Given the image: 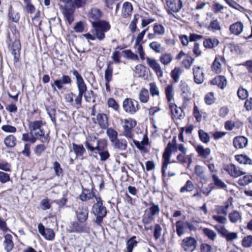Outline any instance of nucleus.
<instances>
[{
  "label": "nucleus",
  "instance_id": "obj_1",
  "mask_svg": "<svg viewBox=\"0 0 252 252\" xmlns=\"http://www.w3.org/2000/svg\"><path fill=\"white\" fill-rule=\"evenodd\" d=\"M96 203L93 206L92 211L96 217L95 222L97 225L100 226L103 218L107 215L106 208L103 205L102 200L100 197H95Z\"/></svg>",
  "mask_w": 252,
  "mask_h": 252
},
{
  "label": "nucleus",
  "instance_id": "obj_2",
  "mask_svg": "<svg viewBox=\"0 0 252 252\" xmlns=\"http://www.w3.org/2000/svg\"><path fill=\"white\" fill-rule=\"evenodd\" d=\"M44 124L42 121L37 120L31 122L29 125L30 134L32 135H35L42 137L41 142L42 143H48L49 142L48 135H45V131L43 127Z\"/></svg>",
  "mask_w": 252,
  "mask_h": 252
},
{
  "label": "nucleus",
  "instance_id": "obj_3",
  "mask_svg": "<svg viewBox=\"0 0 252 252\" xmlns=\"http://www.w3.org/2000/svg\"><path fill=\"white\" fill-rule=\"evenodd\" d=\"M92 27L93 29L91 30V32L95 35L97 39L102 41L105 39V33L110 30L111 26L109 22L102 20L99 23L92 25Z\"/></svg>",
  "mask_w": 252,
  "mask_h": 252
},
{
  "label": "nucleus",
  "instance_id": "obj_4",
  "mask_svg": "<svg viewBox=\"0 0 252 252\" xmlns=\"http://www.w3.org/2000/svg\"><path fill=\"white\" fill-rule=\"evenodd\" d=\"M149 207L144 211L142 221L145 224H148L155 220V216L159 213L158 205L151 202L149 204Z\"/></svg>",
  "mask_w": 252,
  "mask_h": 252
},
{
  "label": "nucleus",
  "instance_id": "obj_5",
  "mask_svg": "<svg viewBox=\"0 0 252 252\" xmlns=\"http://www.w3.org/2000/svg\"><path fill=\"white\" fill-rule=\"evenodd\" d=\"M123 108L125 112L133 115L139 110V103L134 99L126 98L123 101Z\"/></svg>",
  "mask_w": 252,
  "mask_h": 252
},
{
  "label": "nucleus",
  "instance_id": "obj_6",
  "mask_svg": "<svg viewBox=\"0 0 252 252\" xmlns=\"http://www.w3.org/2000/svg\"><path fill=\"white\" fill-rule=\"evenodd\" d=\"M214 227L218 231L221 237L225 239L227 242H231L238 237L237 233L229 232L224 226L216 225Z\"/></svg>",
  "mask_w": 252,
  "mask_h": 252
},
{
  "label": "nucleus",
  "instance_id": "obj_7",
  "mask_svg": "<svg viewBox=\"0 0 252 252\" xmlns=\"http://www.w3.org/2000/svg\"><path fill=\"white\" fill-rule=\"evenodd\" d=\"M136 125V122L135 120L131 118L125 119L124 120V125H123V135L127 138L133 139V134L132 133V129Z\"/></svg>",
  "mask_w": 252,
  "mask_h": 252
},
{
  "label": "nucleus",
  "instance_id": "obj_8",
  "mask_svg": "<svg viewBox=\"0 0 252 252\" xmlns=\"http://www.w3.org/2000/svg\"><path fill=\"white\" fill-rule=\"evenodd\" d=\"M197 242L192 237L185 238L181 243V247L186 252H193L196 248Z\"/></svg>",
  "mask_w": 252,
  "mask_h": 252
},
{
  "label": "nucleus",
  "instance_id": "obj_9",
  "mask_svg": "<svg viewBox=\"0 0 252 252\" xmlns=\"http://www.w3.org/2000/svg\"><path fill=\"white\" fill-rule=\"evenodd\" d=\"M68 231L71 233H89L90 227L86 224H81L77 221H74L69 223Z\"/></svg>",
  "mask_w": 252,
  "mask_h": 252
},
{
  "label": "nucleus",
  "instance_id": "obj_10",
  "mask_svg": "<svg viewBox=\"0 0 252 252\" xmlns=\"http://www.w3.org/2000/svg\"><path fill=\"white\" fill-rule=\"evenodd\" d=\"M72 80L70 76L67 75H63L59 79L56 80L53 84H51V87L54 91H57V88L61 90L64 85H70Z\"/></svg>",
  "mask_w": 252,
  "mask_h": 252
},
{
  "label": "nucleus",
  "instance_id": "obj_11",
  "mask_svg": "<svg viewBox=\"0 0 252 252\" xmlns=\"http://www.w3.org/2000/svg\"><path fill=\"white\" fill-rule=\"evenodd\" d=\"M102 15V12L100 9L97 8H92L91 9L89 12L88 17L92 26L102 21L100 19Z\"/></svg>",
  "mask_w": 252,
  "mask_h": 252
},
{
  "label": "nucleus",
  "instance_id": "obj_12",
  "mask_svg": "<svg viewBox=\"0 0 252 252\" xmlns=\"http://www.w3.org/2000/svg\"><path fill=\"white\" fill-rule=\"evenodd\" d=\"M21 49V46L20 41L15 40L10 47L11 53L13 56L14 64L20 61Z\"/></svg>",
  "mask_w": 252,
  "mask_h": 252
},
{
  "label": "nucleus",
  "instance_id": "obj_13",
  "mask_svg": "<svg viewBox=\"0 0 252 252\" xmlns=\"http://www.w3.org/2000/svg\"><path fill=\"white\" fill-rule=\"evenodd\" d=\"M39 233L46 240L53 241L55 239V234L51 228H45L42 223H39L37 226Z\"/></svg>",
  "mask_w": 252,
  "mask_h": 252
},
{
  "label": "nucleus",
  "instance_id": "obj_14",
  "mask_svg": "<svg viewBox=\"0 0 252 252\" xmlns=\"http://www.w3.org/2000/svg\"><path fill=\"white\" fill-rule=\"evenodd\" d=\"M224 170L231 177L233 178H237L245 174V172L241 170L239 167L236 166L232 163H230L225 166Z\"/></svg>",
  "mask_w": 252,
  "mask_h": 252
},
{
  "label": "nucleus",
  "instance_id": "obj_15",
  "mask_svg": "<svg viewBox=\"0 0 252 252\" xmlns=\"http://www.w3.org/2000/svg\"><path fill=\"white\" fill-rule=\"evenodd\" d=\"M148 65L153 69L158 78L163 76V72L160 64L154 59H151L147 57L146 58Z\"/></svg>",
  "mask_w": 252,
  "mask_h": 252
},
{
  "label": "nucleus",
  "instance_id": "obj_16",
  "mask_svg": "<svg viewBox=\"0 0 252 252\" xmlns=\"http://www.w3.org/2000/svg\"><path fill=\"white\" fill-rule=\"evenodd\" d=\"M84 144L88 150L91 152H94L95 150L100 152L101 151L104 150L107 146L105 142L101 140H97L96 145L95 147L93 146L88 140H86Z\"/></svg>",
  "mask_w": 252,
  "mask_h": 252
},
{
  "label": "nucleus",
  "instance_id": "obj_17",
  "mask_svg": "<svg viewBox=\"0 0 252 252\" xmlns=\"http://www.w3.org/2000/svg\"><path fill=\"white\" fill-rule=\"evenodd\" d=\"M177 148L176 143V137H175L173 139L172 143L169 142L167 144V145L165 148L162 155L163 159H167V160L170 161L171 153L172 152H177Z\"/></svg>",
  "mask_w": 252,
  "mask_h": 252
},
{
  "label": "nucleus",
  "instance_id": "obj_18",
  "mask_svg": "<svg viewBox=\"0 0 252 252\" xmlns=\"http://www.w3.org/2000/svg\"><path fill=\"white\" fill-rule=\"evenodd\" d=\"M194 82L198 84H202L204 80V75L202 68L200 66H194L193 68Z\"/></svg>",
  "mask_w": 252,
  "mask_h": 252
},
{
  "label": "nucleus",
  "instance_id": "obj_19",
  "mask_svg": "<svg viewBox=\"0 0 252 252\" xmlns=\"http://www.w3.org/2000/svg\"><path fill=\"white\" fill-rule=\"evenodd\" d=\"M167 5L172 12H178L182 7L181 0H166Z\"/></svg>",
  "mask_w": 252,
  "mask_h": 252
},
{
  "label": "nucleus",
  "instance_id": "obj_20",
  "mask_svg": "<svg viewBox=\"0 0 252 252\" xmlns=\"http://www.w3.org/2000/svg\"><path fill=\"white\" fill-rule=\"evenodd\" d=\"M77 220L80 223H83L86 221L88 217V210L87 207H79L76 212Z\"/></svg>",
  "mask_w": 252,
  "mask_h": 252
},
{
  "label": "nucleus",
  "instance_id": "obj_21",
  "mask_svg": "<svg viewBox=\"0 0 252 252\" xmlns=\"http://www.w3.org/2000/svg\"><path fill=\"white\" fill-rule=\"evenodd\" d=\"M233 143L236 149H242L248 145V139L243 136H238L234 138Z\"/></svg>",
  "mask_w": 252,
  "mask_h": 252
},
{
  "label": "nucleus",
  "instance_id": "obj_22",
  "mask_svg": "<svg viewBox=\"0 0 252 252\" xmlns=\"http://www.w3.org/2000/svg\"><path fill=\"white\" fill-rule=\"evenodd\" d=\"M74 9L73 5L71 7H68L65 5L63 9V13L66 21L69 24H71L74 20L73 18Z\"/></svg>",
  "mask_w": 252,
  "mask_h": 252
},
{
  "label": "nucleus",
  "instance_id": "obj_23",
  "mask_svg": "<svg viewBox=\"0 0 252 252\" xmlns=\"http://www.w3.org/2000/svg\"><path fill=\"white\" fill-rule=\"evenodd\" d=\"M244 28L243 24L241 22H237L229 26V30L231 33L239 35L243 32Z\"/></svg>",
  "mask_w": 252,
  "mask_h": 252
},
{
  "label": "nucleus",
  "instance_id": "obj_24",
  "mask_svg": "<svg viewBox=\"0 0 252 252\" xmlns=\"http://www.w3.org/2000/svg\"><path fill=\"white\" fill-rule=\"evenodd\" d=\"M225 59L220 56L216 57L212 65V69L216 73H220L221 71V64L220 62H224Z\"/></svg>",
  "mask_w": 252,
  "mask_h": 252
},
{
  "label": "nucleus",
  "instance_id": "obj_25",
  "mask_svg": "<svg viewBox=\"0 0 252 252\" xmlns=\"http://www.w3.org/2000/svg\"><path fill=\"white\" fill-rule=\"evenodd\" d=\"M211 83L213 85H217L221 89H224L227 85V80L224 76H218L212 79Z\"/></svg>",
  "mask_w": 252,
  "mask_h": 252
},
{
  "label": "nucleus",
  "instance_id": "obj_26",
  "mask_svg": "<svg viewBox=\"0 0 252 252\" xmlns=\"http://www.w3.org/2000/svg\"><path fill=\"white\" fill-rule=\"evenodd\" d=\"M98 125L102 129H106L108 126V118L103 113H99L96 116Z\"/></svg>",
  "mask_w": 252,
  "mask_h": 252
},
{
  "label": "nucleus",
  "instance_id": "obj_27",
  "mask_svg": "<svg viewBox=\"0 0 252 252\" xmlns=\"http://www.w3.org/2000/svg\"><path fill=\"white\" fill-rule=\"evenodd\" d=\"M169 107L172 115L176 119H181L183 117V110L180 107H178L175 104L170 103Z\"/></svg>",
  "mask_w": 252,
  "mask_h": 252
},
{
  "label": "nucleus",
  "instance_id": "obj_28",
  "mask_svg": "<svg viewBox=\"0 0 252 252\" xmlns=\"http://www.w3.org/2000/svg\"><path fill=\"white\" fill-rule=\"evenodd\" d=\"M97 197L94 195L93 190L91 191L88 189H83L82 193L79 196V198L83 201H85L92 199L93 197Z\"/></svg>",
  "mask_w": 252,
  "mask_h": 252
},
{
  "label": "nucleus",
  "instance_id": "obj_29",
  "mask_svg": "<svg viewBox=\"0 0 252 252\" xmlns=\"http://www.w3.org/2000/svg\"><path fill=\"white\" fill-rule=\"evenodd\" d=\"M3 245L7 252H9L12 250L14 244L12 241V236L11 234H7L5 235Z\"/></svg>",
  "mask_w": 252,
  "mask_h": 252
},
{
  "label": "nucleus",
  "instance_id": "obj_30",
  "mask_svg": "<svg viewBox=\"0 0 252 252\" xmlns=\"http://www.w3.org/2000/svg\"><path fill=\"white\" fill-rule=\"evenodd\" d=\"M72 148L76 157H82L86 150L82 144L72 143Z\"/></svg>",
  "mask_w": 252,
  "mask_h": 252
},
{
  "label": "nucleus",
  "instance_id": "obj_31",
  "mask_svg": "<svg viewBox=\"0 0 252 252\" xmlns=\"http://www.w3.org/2000/svg\"><path fill=\"white\" fill-rule=\"evenodd\" d=\"M133 8L131 4L129 2H125L123 4L122 9V15L124 18H126L127 16L131 15Z\"/></svg>",
  "mask_w": 252,
  "mask_h": 252
},
{
  "label": "nucleus",
  "instance_id": "obj_32",
  "mask_svg": "<svg viewBox=\"0 0 252 252\" xmlns=\"http://www.w3.org/2000/svg\"><path fill=\"white\" fill-rule=\"evenodd\" d=\"M176 229L177 234L179 237L181 236L186 232V226L185 222L178 220L176 222Z\"/></svg>",
  "mask_w": 252,
  "mask_h": 252
},
{
  "label": "nucleus",
  "instance_id": "obj_33",
  "mask_svg": "<svg viewBox=\"0 0 252 252\" xmlns=\"http://www.w3.org/2000/svg\"><path fill=\"white\" fill-rule=\"evenodd\" d=\"M4 143L7 148H13L17 143V139L14 135H9L4 138Z\"/></svg>",
  "mask_w": 252,
  "mask_h": 252
},
{
  "label": "nucleus",
  "instance_id": "obj_34",
  "mask_svg": "<svg viewBox=\"0 0 252 252\" xmlns=\"http://www.w3.org/2000/svg\"><path fill=\"white\" fill-rule=\"evenodd\" d=\"M219 43V40L215 38L206 39L203 42V46L205 48L212 49Z\"/></svg>",
  "mask_w": 252,
  "mask_h": 252
},
{
  "label": "nucleus",
  "instance_id": "obj_35",
  "mask_svg": "<svg viewBox=\"0 0 252 252\" xmlns=\"http://www.w3.org/2000/svg\"><path fill=\"white\" fill-rule=\"evenodd\" d=\"M195 149L199 156L203 158H207L211 153L209 148H204L201 145H197Z\"/></svg>",
  "mask_w": 252,
  "mask_h": 252
},
{
  "label": "nucleus",
  "instance_id": "obj_36",
  "mask_svg": "<svg viewBox=\"0 0 252 252\" xmlns=\"http://www.w3.org/2000/svg\"><path fill=\"white\" fill-rule=\"evenodd\" d=\"M228 218L231 222L235 223L242 219V215L239 212L235 210L229 214Z\"/></svg>",
  "mask_w": 252,
  "mask_h": 252
},
{
  "label": "nucleus",
  "instance_id": "obj_37",
  "mask_svg": "<svg viewBox=\"0 0 252 252\" xmlns=\"http://www.w3.org/2000/svg\"><path fill=\"white\" fill-rule=\"evenodd\" d=\"M8 17L11 21L15 23H17L20 19L19 13L14 11L11 5H10L8 8Z\"/></svg>",
  "mask_w": 252,
  "mask_h": 252
},
{
  "label": "nucleus",
  "instance_id": "obj_38",
  "mask_svg": "<svg viewBox=\"0 0 252 252\" xmlns=\"http://www.w3.org/2000/svg\"><path fill=\"white\" fill-rule=\"evenodd\" d=\"M235 159L241 164L252 165V160L246 155H237Z\"/></svg>",
  "mask_w": 252,
  "mask_h": 252
},
{
  "label": "nucleus",
  "instance_id": "obj_39",
  "mask_svg": "<svg viewBox=\"0 0 252 252\" xmlns=\"http://www.w3.org/2000/svg\"><path fill=\"white\" fill-rule=\"evenodd\" d=\"M115 148L120 151L126 150L127 147V142L125 139H117L113 142Z\"/></svg>",
  "mask_w": 252,
  "mask_h": 252
},
{
  "label": "nucleus",
  "instance_id": "obj_40",
  "mask_svg": "<svg viewBox=\"0 0 252 252\" xmlns=\"http://www.w3.org/2000/svg\"><path fill=\"white\" fill-rule=\"evenodd\" d=\"M136 236H133L129 239L126 242L127 252H132L134 247L136 246L138 242L135 240Z\"/></svg>",
  "mask_w": 252,
  "mask_h": 252
},
{
  "label": "nucleus",
  "instance_id": "obj_41",
  "mask_svg": "<svg viewBox=\"0 0 252 252\" xmlns=\"http://www.w3.org/2000/svg\"><path fill=\"white\" fill-rule=\"evenodd\" d=\"M113 67L111 63L107 64L106 69L105 70L104 79L105 82H110L112 79Z\"/></svg>",
  "mask_w": 252,
  "mask_h": 252
},
{
  "label": "nucleus",
  "instance_id": "obj_42",
  "mask_svg": "<svg viewBox=\"0 0 252 252\" xmlns=\"http://www.w3.org/2000/svg\"><path fill=\"white\" fill-rule=\"evenodd\" d=\"M149 98L148 91L145 88H142L140 90L139 94V98L140 101L142 103L147 102Z\"/></svg>",
  "mask_w": 252,
  "mask_h": 252
},
{
  "label": "nucleus",
  "instance_id": "obj_43",
  "mask_svg": "<svg viewBox=\"0 0 252 252\" xmlns=\"http://www.w3.org/2000/svg\"><path fill=\"white\" fill-rule=\"evenodd\" d=\"M133 142L138 149L142 150L144 149L145 145H148V138L146 135H144L143 140L140 142L135 140H133Z\"/></svg>",
  "mask_w": 252,
  "mask_h": 252
},
{
  "label": "nucleus",
  "instance_id": "obj_44",
  "mask_svg": "<svg viewBox=\"0 0 252 252\" xmlns=\"http://www.w3.org/2000/svg\"><path fill=\"white\" fill-rule=\"evenodd\" d=\"M214 185L219 189L226 188L227 185L222 182L219 177L216 174H213L212 176Z\"/></svg>",
  "mask_w": 252,
  "mask_h": 252
},
{
  "label": "nucleus",
  "instance_id": "obj_45",
  "mask_svg": "<svg viewBox=\"0 0 252 252\" xmlns=\"http://www.w3.org/2000/svg\"><path fill=\"white\" fill-rule=\"evenodd\" d=\"M173 60V56L168 53H165L160 57V61L164 65H168Z\"/></svg>",
  "mask_w": 252,
  "mask_h": 252
},
{
  "label": "nucleus",
  "instance_id": "obj_46",
  "mask_svg": "<svg viewBox=\"0 0 252 252\" xmlns=\"http://www.w3.org/2000/svg\"><path fill=\"white\" fill-rule=\"evenodd\" d=\"M203 232L210 240L214 241L217 237V234L214 231L208 228H204Z\"/></svg>",
  "mask_w": 252,
  "mask_h": 252
},
{
  "label": "nucleus",
  "instance_id": "obj_47",
  "mask_svg": "<svg viewBox=\"0 0 252 252\" xmlns=\"http://www.w3.org/2000/svg\"><path fill=\"white\" fill-rule=\"evenodd\" d=\"M198 135L200 140L204 143H207L209 142L210 137L209 134L203 130L199 129Z\"/></svg>",
  "mask_w": 252,
  "mask_h": 252
},
{
  "label": "nucleus",
  "instance_id": "obj_48",
  "mask_svg": "<svg viewBox=\"0 0 252 252\" xmlns=\"http://www.w3.org/2000/svg\"><path fill=\"white\" fill-rule=\"evenodd\" d=\"M252 182V175H248L244 176L243 178L239 179L238 184L240 186H246Z\"/></svg>",
  "mask_w": 252,
  "mask_h": 252
},
{
  "label": "nucleus",
  "instance_id": "obj_49",
  "mask_svg": "<svg viewBox=\"0 0 252 252\" xmlns=\"http://www.w3.org/2000/svg\"><path fill=\"white\" fill-rule=\"evenodd\" d=\"M182 73V70L179 67H175L171 72V76L174 82H177L179 80V76Z\"/></svg>",
  "mask_w": 252,
  "mask_h": 252
},
{
  "label": "nucleus",
  "instance_id": "obj_50",
  "mask_svg": "<svg viewBox=\"0 0 252 252\" xmlns=\"http://www.w3.org/2000/svg\"><path fill=\"white\" fill-rule=\"evenodd\" d=\"M78 93L85 94L87 91V86L83 79L76 82Z\"/></svg>",
  "mask_w": 252,
  "mask_h": 252
},
{
  "label": "nucleus",
  "instance_id": "obj_51",
  "mask_svg": "<svg viewBox=\"0 0 252 252\" xmlns=\"http://www.w3.org/2000/svg\"><path fill=\"white\" fill-rule=\"evenodd\" d=\"M107 134L112 142H114L117 139L118 132L112 128L107 129Z\"/></svg>",
  "mask_w": 252,
  "mask_h": 252
},
{
  "label": "nucleus",
  "instance_id": "obj_52",
  "mask_svg": "<svg viewBox=\"0 0 252 252\" xmlns=\"http://www.w3.org/2000/svg\"><path fill=\"white\" fill-rule=\"evenodd\" d=\"M194 172L196 176L200 179H204L205 178L204 168L200 165H196L195 166Z\"/></svg>",
  "mask_w": 252,
  "mask_h": 252
},
{
  "label": "nucleus",
  "instance_id": "obj_53",
  "mask_svg": "<svg viewBox=\"0 0 252 252\" xmlns=\"http://www.w3.org/2000/svg\"><path fill=\"white\" fill-rule=\"evenodd\" d=\"M154 32L158 35H163L165 33L164 27L160 24H155L153 27Z\"/></svg>",
  "mask_w": 252,
  "mask_h": 252
},
{
  "label": "nucleus",
  "instance_id": "obj_54",
  "mask_svg": "<svg viewBox=\"0 0 252 252\" xmlns=\"http://www.w3.org/2000/svg\"><path fill=\"white\" fill-rule=\"evenodd\" d=\"M149 47L157 53H159L161 52V45L157 41H153L150 43L149 45Z\"/></svg>",
  "mask_w": 252,
  "mask_h": 252
},
{
  "label": "nucleus",
  "instance_id": "obj_55",
  "mask_svg": "<svg viewBox=\"0 0 252 252\" xmlns=\"http://www.w3.org/2000/svg\"><path fill=\"white\" fill-rule=\"evenodd\" d=\"M150 86V94L154 96L155 95L158 96L159 94V90L156 84L155 83H151L149 84Z\"/></svg>",
  "mask_w": 252,
  "mask_h": 252
},
{
  "label": "nucleus",
  "instance_id": "obj_56",
  "mask_svg": "<svg viewBox=\"0 0 252 252\" xmlns=\"http://www.w3.org/2000/svg\"><path fill=\"white\" fill-rule=\"evenodd\" d=\"M107 104L109 107L112 108L115 111H118L119 105L113 98H109L108 99Z\"/></svg>",
  "mask_w": 252,
  "mask_h": 252
},
{
  "label": "nucleus",
  "instance_id": "obj_57",
  "mask_svg": "<svg viewBox=\"0 0 252 252\" xmlns=\"http://www.w3.org/2000/svg\"><path fill=\"white\" fill-rule=\"evenodd\" d=\"M193 188L194 187L192 182L190 180H188L186 182V185L181 188L180 191L181 192L191 191L193 190Z\"/></svg>",
  "mask_w": 252,
  "mask_h": 252
},
{
  "label": "nucleus",
  "instance_id": "obj_58",
  "mask_svg": "<svg viewBox=\"0 0 252 252\" xmlns=\"http://www.w3.org/2000/svg\"><path fill=\"white\" fill-rule=\"evenodd\" d=\"M46 149V147L44 144H38L35 147L34 153L37 156H40Z\"/></svg>",
  "mask_w": 252,
  "mask_h": 252
},
{
  "label": "nucleus",
  "instance_id": "obj_59",
  "mask_svg": "<svg viewBox=\"0 0 252 252\" xmlns=\"http://www.w3.org/2000/svg\"><path fill=\"white\" fill-rule=\"evenodd\" d=\"M84 94L78 93L77 95H75L74 96L75 99L74 100L73 106L75 107L76 108H79L81 106L82 96Z\"/></svg>",
  "mask_w": 252,
  "mask_h": 252
},
{
  "label": "nucleus",
  "instance_id": "obj_60",
  "mask_svg": "<svg viewBox=\"0 0 252 252\" xmlns=\"http://www.w3.org/2000/svg\"><path fill=\"white\" fill-rule=\"evenodd\" d=\"M209 27L213 31L221 30L220 22L217 19L211 21Z\"/></svg>",
  "mask_w": 252,
  "mask_h": 252
},
{
  "label": "nucleus",
  "instance_id": "obj_61",
  "mask_svg": "<svg viewBox=\"0 0 252 252\" xmlns=\"http://www.w3.org/2000/svg\"><path fill=\"white\" fill-rule=\"evenodd\" d=\"M242 246L245 248H249L252 246V236L245 237L242 242Z\"/></svg>",
  "mask_w": 252,
  "mask_h": 252
},
{
  "label": "nucleus",
  "instance_id": "obj_62",
  "mask_svg": "<svg viewBox=\"0 0 252 252\" xmlns=\"http://www.w3.org/2000/svg\"><path fill=\"white\" fill-rule=\"evenodd\" d=\"M165 94L168 101L171 100L173 98V86L171 85H168L165 88Z\"/></svg>",
  "mask_w": 252,
  "mask_h": 252
},
{
  "label": "nucleus",
  "instance_id": "obj_63",
  "mask_svg": "<svg viewBox=\"0 0 252 252\" xmlns=\"http://www.w3.org/2000/svg\"><path fill=\"white\" fill-rule=\"evenodd\" d=\"M205 102L208 105H211L215 102V98L213 93H209L206 94L205 98Z\"/></svg>",
  "mask_w": 252,
  "mask_h": 252
},
{
  "label": "nucleus",
  "instance_id": "obj_64",
  "mask_svg": "<svg viewBox=\"0 0 252 252\" xmlns=\"http://www.w3.org/2000/svg\"><path fill=\"white\" fill-rule=\"evenodd\" d=\"M237 95L240 99H244L248 96V92L246 89L240 88L237 91Z\"/></svg>",
  "mask_w": 252,
  "mask_h": 252
}]
</instances>
